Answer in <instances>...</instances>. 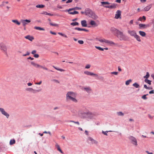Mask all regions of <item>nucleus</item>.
Listing matches in <instances>:
<instances>
[{
  "instance_id": "obj_1",
  "label": "nucleus",
  "mask_w": 154,
  "mask_h": 154,
  "mask_svg": "<svg viewBox=\"0 0 154 154\" xmlns=\"http://www.w3.org/2000/svg\"><path fill=\"white\" fill-rule=\"evenodd\" d=\"M96 40L101 43H105L108 45L111 46L113 47L120 48L121 45L117 43H114L113 42L106 39L103 38H97Z\"/></svg>"
},
{
  "instance_id": "obj_2",
  "label": "nucleus",
  "mask_w": 154,
  "mask_h": 154,
  "mask_svg": "<svg viewBox=\"0 0 154 154\" xmlns=\"http://www.w3.org/2000/svg\"><path fill=\"white\" fill-rule=\"evenodd\" d=\"M76 96L77 94L76 93L71 91H68L66 95V99L67 101H72L76 103L78 102L76 98Z\"/></svg>"
},
{
  "instance_id": "obj_3",
  "label": "nucleus",
  "mask_w": 154,
  "mask_h": 154,
  "mask_svg": "<svg viewBox=\"0 0 154 154\" xmlns=\"http://www.w3.org/2000/svg\"><path fill=\"white\" fill-rule=\"evenodd\" d=\"M85 15L89 16L94 19H96L98 17L89 8L85 9Z\"/></svg>"
},
{
  "instance_id": "obj_4",
  "label": "nucleus",
  "mask_w": 154,
  "mask_h": 154,
  "mask_svg": "<svg viewBox=\"0 0 154 154\" xmlns=\"http://www.w3.org/2000/svg\"><path fill=\"white\" fill-rule=\"evenodd\" d=\"M116 35L120 40H125L126 39L125 36L123 34L122 32L120 31H119Z\"/></svg>"
},
{
  "instance_id": "obj_5",
  "label": "nucleus",
  "mask_w": 154,
  "mask_h": 154,
  "mask_svg": "<svg viewBox=\"0 0 154 154\" xmlns=\"http://www.w3.org/2000/svg\"><path fill=\"white\" fill-rule=\"evenodd\" d=\"M31 64L37 68H42L46 70H48V69L46 67H45L41 66L38 64L35 63L33 62H31Z\"/></svg>"
},
{
  "instance_id": "obj_6",
  "label": "nucleus",
  "mask_w": 154,
  "mask_h": 154,
  "mask_svg": "<svg viewBox=\"0 0 154 154\" xmlns=\"http://www.w3.org/2000/svg\"><path fill=\"white\" fill-rule=\"evenodd\" d=\"M78 114L79 116L80 117L84 118L87 115V113L84 112L82 110L80 109L78 110Z\"/></svg>"
},
{
  "instance_id": "obj_7",
  "label": "nucleus",
  "mask_w": 154,
  "mask_h": 154,
  "mask_svg": "<svg viewBox=\"0 0 154 154\" xmlns=\"http://www.w3.org/2000/svg\"><path fill=\"white\" fill-rule=\"evenodd\" d=\"M129 138L131 141L132 143L135 146H137V143L136 139L132 136H130Z\"/></svg>"
},
{
  "instance_id": "obj_8",
  "label": "nucleus",
  "mask_w": 154,
  "mask_h": 154,
  "mask_svg": "<svg viewBox=\"0 0 154 154\" xmlns=\"http://www.w3.org/2000/svg\"><path fill=\"white\" fill-rule=\"evenodd\" d=\"M0 111L2 115L6 116L7 118H8L9 116V115L5 112L4 109L0 108Z\"/></svg>"
},
{
  "instance_id": "obj_9",
  "label": "nucleus",
  "mask_w": 154,
  "mask_h": 154,
  "mask_svg": "<svg viewBox=\"0 0 154 154\" xmlns=\"http://www.w3.org/2000/svg\"><path fill=\"white\" fill-rule=\"evenodd\" d=\"M121 12L120 10H118L116 12L115 18L116 19H118L119 18L121 19Z\"/></svg>"
},
{
  "instance_id": "obj_10",
  "label": "nucleus",
  "mask_w": 154,
  "mask_h": 154,
  "mask_svg": "<svg viewBox=\"0 0 154 154\" xmlns=\"http://www.w3.org/2000/svg\"><path fill=\"white\" fill-rule=\"evenodd\" d=\"M30 20L27 19L23 20H21V23L23 26H25L28 23H30Z\"/></svg>"
},
{
  "instance_id": "obj_11",
  "label": "nucleus",
  "mask_w": 154,
  "mask_h": 154,
  "mask_svg": "<svg viewBox=\"0 0 154 154\" xmlns=\"http://www.w3.org/2000/svg\"><path fill=\"white\" fill-rule=\"evenodd\" d=\"M88 118L90 119H92L94 118L95 116V115L94 113H93L91 112H88L87 113V115Z\"/></svg>"
},
{
  "instance_id": "obj_12",
  "label": "nucleus",
  "mask_w": 154,
  "mask_h": 154,
  "mask_svg": "<svg viewBox=\"0 0 154 154\" xmlns=\"http://www.w3.org/2000/svg\"><path fill=\"white\" fill-rule=\"evenodd\" d=\"M88 140L91 141V143L92 144H97L98 143V142L96 140H94L92 138L90 137H89L88 138Z\"/></svg>"
},
{
  "instance_id": "obj_13",
  "label": "nucleus",
  "mask_w": 154,
  "mask_h": 154,
  "mask_svg": "<svg viewBox=\"0 0 154 154\" xmlns=\"http://www.w3.org/2000/svg\"><path fill=\"white\" fill-rule=\"evenodd\" d=\"M84 73L85 74L87 75H91V76L94 75V76H98V75L97 74L94 73H92V72H89V71H85L84 72Z\"/></svg>"
},
{
  "instance_id": "obj_14",
  "label": "nucleus",
  "mask_w": 154,
  "mask_h": 154,
  "mask_svg": "<svg viewBox=\"0 0 154 154\" xmlns=\"http://www.w3.org/2000/svg\"><path fill=\"white\" fill-rule=\"evenodd\" d=\"M128 33L130 35L134 37L137 34L135 31L134 30H128Z\"/></svg>"
},
{
  "instance_id": "obj_15",
  "label": "nucleus",
  "mask_w": 154,
  "mask_h": 154,
  "mask_svg": "<svg viewBox=\"0 0 154 154\" xmlns=\"http://www.w3.org/2000/svg\"><path fill=\"white\" fill-rule=\"evenodd\" d=\"M81 9H82V8H79V7H76L73 8H70L68 10H66L65 11H72V10H81Z\"/></svg>"
},
{
  "instance_id": "obj_16",
  "label": "nucleus",
  "mask_w": 154,
  "mask_h": 154,
  "mask_svg": "<svg viewBox=\"0 0 154 154\" xmlns=\"http://www.w3.org/2000/svg\"><path fill=\"white\" fill-rule=\"evenodd\" d=\"M81 24L82 27H86L87 26V21L86 20H84L81 21Z\"/></svg>"
},
{
  "instance_id": "obj_17",
  "label": "nucleus",
  "mask_w": 154,
  "mask_h": 154,
  "mask_svg": "<svg viewBox=\"0 0 154 154\" xmlns=\"http://www.w3.org/2000/svg\"><path fill=\"white\" fill-rule=\"evenodd\" d=\"M111 31L114 34H116V35L119 31L118 30L113 27H112L111 28Z\"/></svg>"
},
{
  "instance_id": "obj_18",
  "label": "nucleus",
  "mask_w": 154,
  "mask_h": 154,
  "mask_svg": "<svg viewBox=\"0 0 154 154\" xmlns=\"http://www.w3.org/2000/svg\"><path fill=\"white\" fill-rule=\"evenodd\" d=\"M25 38L31 41H32L34 39L33 36L29 35H28L25 36Z\"/></svg>"
},
{
  "instance_id": "obj_19",
  "label": "nucleus",
  "mask_w": 154,
  "mask_h": 154,
  "mask_svg": "<svg viewBox=\"0 0 154 154\" xmlns=\"http://www.w3.org/2000/svg\"><path fill=\"white\" fill-rule=\"evenodd\" d=\"M90 24L91 26H97L94 20H91L90 21Z\"/></svg>"
},
{
  "instance_id": "obj_20",
  "label": "nucleus",
  "mask_w": 154,
  "mask_h": 154,
  "mask_svg": "<svg viewBox=\"0 0 154 154\" xmlns=\"http://www.w3.org/2000/svg\"><path fill=\"white\" fill-rule=\"evenodd\" d=\"M104 7L109 8H114L116 7V6L114 4H113L109 6H104Z\"/></svg>"
},
{
  "instance_id": "obj_21",
  "label": "nucleus",
  "mask_w": 154,
  "mask_h": 154,
  "mask_svg": "<svg viewBox=\"0 0 154 154\" xmlns=\"http://www.w3.org/2000/svg\"><path fill=\"white\" fill-rule=\"evenodd\" d=\"M7 47L5 44L4 42H1L0 43V48H5Z\"/></svg>"
},
{
  "instance_id": "obj_22",
  "label": "nucleus",
  "mask_w": 154,
  "mask_h": 154,
  "mask_svg": "<svg viewBox=\"0 0 154 154\" xmlns=\"http://www.w3.org/2000/svg\"><path fill=\"white\" fill-rule=\"evenodd\" d=\"M152 5H151L147 6L144 8V10L146 11H148L150 9Z\"/></svg>"
},
{
  "instance_id": "obj_23",
  "label": "nucleus",
  "mask_w": 154,
  "mask_h": 154,
  "mask_svg": "<svg viewBox=\"0 0 154 154\" xmlns=\"http://www.w3.org/2000/svg\"><path fill=\"white\" fill-rule=\"evenodd\" d=\"M34 29L37 30H42V31H44L45 30V29L42 28H41L40 27H38V26H35L34 27Z\"/></svg>"
},
{
  "instance_id": "obj_24",
  "label": "nucleus",
  "mask_w": 154,
  "mask_h": 154,
  "mask_svg": "<svg viewBox=\"0 0 154 154\" xmlns=\"http://www.w3.org/2000/svg\"><path fill=\"white\" fill-rule=\"evenodd\" d=\"M84 89L88 93H90V92L91 91V89L89 87L85 88H84Z\"/></svg>"
},
{
  "instance_id": "obj_25",
  "label": "nucleus",
  "mask_w": 154,
  "mask_h": 154,
  "mask_svg": "<svg viewBox=\"0 0 154 154\" xmlns=\"http://www.w3.org/2000/svg\"><path fill=\"white\" fill-rule=\"evenodd\" d=\"M68 13L70 14L74 15L79 14V12L76 11H74L73 12H70V11H68Z\"/></svg>"
},
{
  "instance_id": "obj_26",
  "label": "nucleus",
  "mask_w": 154,
  "mask_h": 154,
  "mask_svg": "<svg viewBox=\"0 0 154 154\" xmlns=\"http://www.w3.org/2000/svg\"><path fill=\"white\" fill-rule=\"evenodd\" d=\"M12 21L13 22V23H15L17 25H19L20 24V22H19V21H18L17 20H12Z\"/></svg>"
},
{
  "instance_id": "obj_27",
  "label": "nucleus",
  "mask_w": 154,
  "mask_h": 154,
  "mask_svg": "<svg viewBox=\"0 0 154 154\" xmlns=\"http://www.w3.org/2000/svg\"><path fill=\"white\" fill-rule=\"evenodd\" d=\"M42 91L41 89H38V90H35V89H33V90H32V91L31 92H32L33 93H35L36 92H39V91Z\"/></svg>"
},
{
  "instance_id": "obj_28",
  "label": "nucleus",
  "mask_w": 154,
  "mask_h": 154,
  "mask_svg": "<svg viewBox=\"0 0 154 154\" xmlns=\"http://www.w3.org/2000/svg\"><path fill=\"white\" fill-rule=\"evenodd\" d=\"M139 33L142 36H144L146 35V33L142 31H139Z\"/></svg>"
},
{
  "instance_id": "obj_29",
  "label": "nucleus",
  "mask_w": 154,
  "mask_h": 154,
  "mask_svg": "<svg viewBox=\"0 0 154 154\" xmlns=\"http://www.w3.org/2000/svg\"><path fill=\"white\" fill-rule=\"evenodd\" d=\"M45 5H37L36 7L37 8H42L45 7Z\"/></svg>"
},
{
  "instance_id": "obj_30",
  "label": "nucleus",
  "mask_w": 154,
  "mask_h": 154,
  "mask_svg": "<svg viewBox=\"0 0 154 154\" xmlns=\"http://www.w3.org/2000/svg\"><path fill=\"white\" fill-rule=\"evenodd\" d=\"M53 67L56 70L60 71L61 72H64L65 71V70L63 69H58L56 67H55L54 66H53Z\"/></svg>"
},
{
  "instance_id": "obj_31",
  "label": "nucleus",
  "mask_w": 154,
  "mask_h": 154,
  "mask_svg": "<svg viewBox=\"0 0 154 154\" xmlns=\"http://www.w3.org/2000/svg\"><path fill=\"white\" fill-rule=\"evenodd\" d=\"M70 25L72 26H75L76 25H79V23L77 22H72L70 23Z\"/></svg>"
},
{
  "instance_id": "obj_32",
  "label": "nucleus",
  "mask_w": 154,
  "mask_h": 154,
  "mask_svg": "<svg viewBox=\"0 0 154 154\" xmlns=\"http://www.w3.org/2000/svg\"><path fill=\"white\" fill-rule=\"evenodd\" d=\"M134 37L136 39L137 41L139 42H140L141 41L140 37L137 34Z\"/></svg>"
},
{
  "instance_id": "obj_33",
  "label": "nucleus",
  "mask_w": 154,
  "mask_h": 154,
  "mask_svg": "<svg viewBox=\"0 0 154 154\" xmlns=\"http://www.w3.org/2000/svg\"><path fill=\"white\" fill-rule=\"evenodd\" d=\"M42 14H45V15H49V16H53V14H51L50 13H48L46 11L43 12Z\"/></svg>"
},
{
  "instance_id": "obj_34",
  "label": "nucleus",
  "mask_w": 154,
  "mask_h": 154,
  "mask_svg": "<svg viewBox=\"0 0 154 154\" xmlns=\"http://www.w3.org/2000/svg\"><path fill=\"white\" fill-rule=\"evenodd\" d=\"M144 81L145 82H146L147 83H148L149 84V85H150L151 84V81L148 79H146L144 80Z\"/></svg>"
},
{
  "instance_id": "obj_35",
  "label": "nucleus",
  "mask_w": 154,
  "mask_h": 154,
  "mask_svg": "<svg viewBox=\"0 0 154 154\" xmlns=\"http://www.w3.org/2000/svg\"><path fill=\"white\" fill-rule=\"evenodd\" d=\"M133 85L136 88H139L140 87V85L136 83L133 84Z\"/></svg>"
},
{
  "instance_id": "obj_36",
  "label": "nucleus",
  "mask_w": 154,
  "mask_h": 154,
  "mask_svg": "<svg viewBox=\"0 0 154 154\" xmlns=\"http://www.w3.org/2000/svg\"><path fill=\"white\" fill-rule=\"evenodd\" d=\"M132 81V80L131 79H129L128 80H127L125 82V85H129L130 84V83Z\"/></svg>"
},
{
  "instance_id": "obj_37",
  "label": "nucleus",
  "mask_w": 154,
  "mask_h": 154,
  "mask_svg": "<svg viewBox=\"0 0 154 154\" xmlns=\"http://www.w3.org/2000/svg\"><path fill=\"white\" fill-rule=\"evenodd\" d=\"M57 150L59 151L61 153H63V152L62 151V150L60 149V146L59 145H57Z\"/></svg>"
},
{
  "instance_id": "obj_38",
  "label": "nucleus",
  "mask_w": 154,
  "mask_h": 154,
  "mask_svg": "<svg viewBox=\"0 0 154 154\" xmlns=\"http://www.w3.org/2000/svg\"><path fill=\"white\" fill-rule=\"evenodd\" d=\"M149 76V74L148 72H147L146 75L144 76V78L146 79H148Z\"/></svg>"
},
{
  "instance_id": "obj_39",
  "label": "nucleus",
  "mask_w": 154,
  "mask_h": 154,
  "mask_svg": "<svg viewBox=\"0 0 154 154\" xmlns=\"http://www.w3.org/2000/svg\"><path fill=\"white\" fill-rule=\"evenodd\" d=\"M68 122H73V123H74L75 124H76L78 125H79V123L78 122H75L74 121H72V120H69V121H68Z\"/></svg>"
},
{
  "instance_id": "obj_40",
  "label": "nucleus",
  "mask_w": 154,
  "mask_h": 154,
  "mask_svg": "<svg viewBox=\"0 0 154 154\" xmlns=\"http://www.w3.org/2000/svg\"><path fill=\"white\" fill-rule=\"evenodd\" d=\"M50 24V25L53 26H58V24H57L56 23H52L50 22L49 23Z\"/></svg>"
},
{
  "instance_id": "obj_41",
  "label": "nucleus",
  "mask_w": 154,
  "mask_h": 154,
  "mask_svg": "<svg viewBox=\"0 0 154 154\" xmlns=\"http://www.w3.org/2000/svg\"><path fill=\"white\" fill-rule=\"evenodd\" d=\"M15 143V140L14 139H13L12 140H11L10 142V145H12L14 143Z\"/></svg>"
},
{
  "instance_id": "obj_42",
  "label": "nucleus",
  "mask_w": 154,
  "mask_h": 154,
  "mask_svg": "<svg viewBox=\"0 0 154 154\" xmlns=\"http://www.w3.org/2000/svg\"><path fill=\"white\" fill-rule=\"evenodd\" d=\"M117 114L119 116H123L124 114L121 112H117Z\"/></svg>"
},
{
  "instance_id": "obj_43",
  "label": "nucleus",
  "mask_w": 154,
  "mask_h": 154,
  "mask_svg": "<svg viewBox=\"0 0 154 154\" xmlns=\"http://www.w3.org/2000/svg\"><path fill=\"white\" fill-rule=\"evenodd\" d=\"M26 90L27 91L32 92V90H33V88H26Z\"/></svg>"
},
{
  "instance_id": "obj_44",
  "label": "nucleus",
  "mask_w": 154,
  "mask_h": 154,
  "mask_svg": "<svg viewBox=\"0 0 154 154\" xmlns=\"http://www.w3.org/2000/svg\"><path fill=\"white\" fill-rule=\"evenodd\" d=\"M148 94L145 95H143L142 97V98L143 99L146 100L147 99V97H146V96L148 95Z\"/></svg>"
},
{
  "instance_id": "obj_45",
  "label": "nucleus",
  "mask_w": 154,
  "mask_h": 154,
  "mask_svg": "<svg viewBox=\"0 0 154 154\" xmlns=\"http://www.w3.org/2000/svg\"><path fill=\"white\" fill-rule=\"evenodd\" d=\"M75 29L79 31H82V28H81L79 27H75Z\"/></svg>"
},
{
  "instance_id": "obj_46",
  "label": "nucleus",
  "mask_w": 154,
  "mask_h": 154,
  "mask_svg": "<svg viewBox=\"0 0 154 154\" xmlns=\"http://www.w3.org/2000/svg\"><path fill=\"white\" fill-rule=\"evenodd\" d=\"M109 131H102V133L104 135H106L107 136V133ZM109 131V132H111L112 131Z\"/></svg>"
},
{
  "instance_id": "obj_47",
  "label": "nucleus",
  "mask_w": 154,
  "mask_h": 154,
  "mask_svg": "<svg viewBox=\"0 0 154 154\" xmlns=\"http://www.w3.org/2000/svg\"><path fill=\"white\" fill-rule=\"evenodd\" d=\"M2 51L7 54V49H2Z\"/></svg>"
},
{
  "instance_id": "obj_48",
  "label": "nucleus",
  "mask_w": 154,
  "mask_h": 154,
  "mask_svg": "<svg viewBox=\"0 0 154 154\" xmlns=\"http://www.w3.org/2000/svg\"><path fill=\"white\" fill-rule=\"evenodd\" d=\"M101 3L102 5H105V4H109V3L108 2H101Z\"/></svg>"
},
{
  "instance_id": "obj_49",
  "label": "nucleus",
  "mask_w": 154,
  "mask_h": 154,
  "mask_svg": "<svg viewBox=\"0 0 154 154\" xmlns=\"http://www.w3.org/2000/svg\"><path fill=\"white\" fill-rule=\"evenodd\" d=\"M118 74V72H111V74H113L116 75H117Z\"/></svg>"
},
{
  "instance_id": "obj_50",
  "label": "nucleus",
  "mask_w": 154,
  "mask_h": 154,
  "mask_svg": "<svg viewBox=\"0 0 154 154\" xmlns=\"http://www.w3.org/2000/svg\"><path fill=\"white\" fill-rule=\"evenodd\" d=\"M58 34L60 35H61V36H64L65 37H67V36L65 35H64L62 33H61V32H58Z\"/></svg>"
},
{
  "instance_id": "obj_51",
  "label": "nucleus",
  "mask_w": 154,
  "mask_h": 154,
  "mask_svg": "<svg viewBox=\"0 0 154 154\" xmlns=\"http://www.w3.org/2000/svg\"><path fill=\"white\" fill-rule=\"evenodd\" d=\"M139 26H140L141 27H144L146 26V25L144 24L141 23L139 24Z\"/></svg>"
},
{
  "instance_id": "obj_52",
  "label": "nucleus",
  "mask_w": 154,
  "mask_h": 154,
  "mask_svg": "<svg viewBox=\"0 0 154 154\" xmlns=\"http://www.w3.org/2000/svg\"><path fill=\"white\" fill-rule=\"evenodd\" d=\"M79 43L80 44H82L83 43V41L82 40H79L78 41Z\"/></svg>"
},
{
  "instance_id": "obj_53",
  "label": "nucleus",
  "mask_w": 154,
  "mask_h": 154,
  "mask_svg": "<svg viewBox=\"0 0 154 154\" xmlns=\"http://www.w3.org/2000/svg\"><path fill=\"white\" fill-rule=\"evenodd\" d=\"M90 67V65L89 64H88L86 65L85 66V68L86 69H89Z\"/></svg>"
},
{
  "instance_id": "obj_54",
  "label": "nucleus",
  "mask_w": 154,
  "mask_h": 154,
  "mask_svg": "<svg viewBox=\"0 0 154 154\" xmlns=\"http://www.w3.org/2000/svg\"><path fill=\"white\" fill-rule=\"evenodd\" d=\"M29 52H27L26 54H23V56H26L27 55H29Z\"/></svg>"
},
{
  "instance_id": "obj_55",
  "label": "nucleus",
  "mask_w": 154,
  "mask_h": 154,
  "mask_svg": "<svg viewBox=\"0 0 154 154\" xmlns=\"http://www.w3.org/2000/svg\"><path fill=\"white\" fill-rule=\"evenodd\" d=\"M34 56L35 58H38L39 57V55L38 54H34Z\"/></svg>"
},
{
  "instance_id": "obj_56",
  "label": "nucleus",
  "mask_w": 154,
  "mask_h": 154,
  "mask_svg": "<svg viewBox=\"0 0 154 154\" xmlns=\"http://www.w3.org/2000/svg\"><path fill=\"white\" fill-rule=\"evenodd\" d=\"M50 33L53 35H56V33L55 32H52V31H50Z\"/></svg>"
},
{
  "instance_id": "obj_57",
  "label": "nucleus",
  "mask_w": 154,
  "mask_h": 154,
  "mask_svg": "<svg viewBox=\"0 0 154 154\" xmlns=\"http://www.w3.org/2000/svg\"><path fill=\"white\" fill-rule=\"evenodd\" d=\"M42 83V81H41L40 82H39L38 83H35V84L36 85H40Z\"/></svg>"
},
{
  "instance_id": "obj_58",
  "label": "nucleus",
  "mask_w": 154,
  "mask_h": 154,
  "mask_svg": "<svg viewBox=\"0 0 154 154\" xmlns=\"http://www.w3.org/2000/svg\"><path fill=\"white\" fill-rule=\"evenodd\" d=\"M72 2V0H68L66 2V3H69L71 2Z\"/></svg>"
},
{
  "instance_id": "obj_59",
  "label": "nucleus",
  "mask_w": 154,
  "mask_h": 154,
  "mask_svg": "<svg viewBox=\"0 0 154 154\" xmlns=\"http://www.w3.org/2000/svg\"><path fill=\"white\" fill-rule=\"evenodd\" d=\"M146 152L147 153V154H153L152 152H150L148 151H146Z\"/></svg>"
},
{
  "instance_id": "obj_60",
  "label": "nucleus",
  "mask_w": 154,
  "mask_h": 154,
  "mask_svg": "<svg viewBox=\"0 0 154 154\" xmlns=\"http://www.w3.org/2000/svg\"><path fill=\"white\" fill-rule=\"evenodd\" d=\"M82 31H85V32H88V29H85L82 28Z\"/></svg>"
},
{
  "instance_id": "obj_61",
  "label": "nucleus",
  "mask_w": 154,
  "mask_h": 154,
  "mask_svg": "<svg viewBox=\"0 0 154 154\" xmlns=\"http://www.w3.org/2000/svg\"><path fill=\"white\" fill-rule=\"evenodd\" d=\"M149 94H154V92L153 90H152L150 91L149 92Z\"/></svg>"
},
{
  "instance_id": "obj_62",
  "label": "nucleus",
  "mask_w": 154,
  "mask_h": 154,
  "mask_svg": "<svg viewBox=\"0 0 154 154\" xmlns=\"http://www.w3.org/2000/svg\"><path fill=\"white\" fill-rule=\"evenodd\" d=\"M53 81L55 82H56L57 83H59V82L58 81V80L56 79H54L53 80Z\"/></svg>"
},
{
  "instance_id": "obj_63",
  "label": "nucleus",
  "mask_w": 154,
  "mask_h": 154,
  "mask_svg": "<svg viewBox=\"0 0 154 154\" xmlns=\"http://www.w3.org/2000/svg\"><path fill=\"white\" fill-rule=\"evenodd\" d=\"M144 87L146 89H150L146 85H144Z\"/></svg>"
},
{
  "instance_id": "obj_64",
  "label": "nucleus",
  "mask_w": 154,
  "mask_h": 154,
  "mask_svg": "<svg viewBox=\"0 0 154 154\" xmlns=\"http://www.w3.org/2000/svg\"><path fill=\"white\" fill-rule=\"evenodd\" d=\"M152 23L153 24V29L154 30V19L152 20Z\"/></svg>"
}]
</instances>
